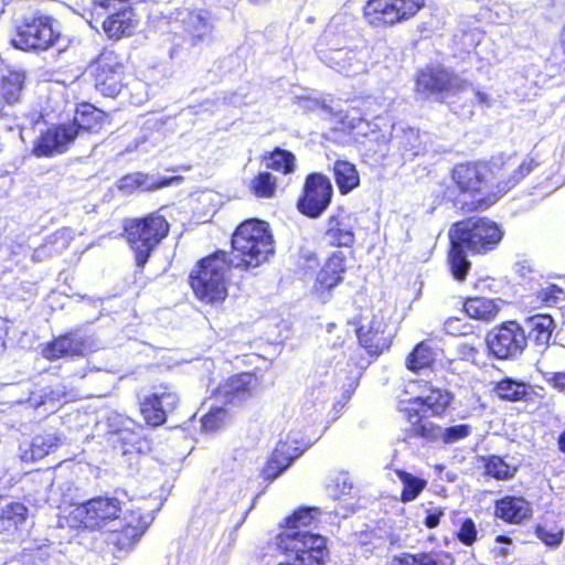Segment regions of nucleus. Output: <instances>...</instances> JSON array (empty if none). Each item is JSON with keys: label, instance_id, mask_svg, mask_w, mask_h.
I'll return each instance as SVG.
<instances>
[{"label": "nucleus", "instance_id": "30", "mask_svg": "<svg viewBox=\"0 0 565 565\" xmlns=\"http://www.w3.org/2000/svg\"><path fill=\"white\" fill-rule=\"evenodd\" d=\"M438 361L437 348L428 341L418 342L405 359V366L413 373H419L423 370H433Z\"/></svg>", "mask_w": 565, "mask_h": 565}, {"label": "nucleus", "instance_id": "47", "mask_svg": "<svg viewBox=\"0 0 565 565\" xmlns=\"http://www.w3.org/2000/svg\"><path fill=\"white\" fill-rule=\"evenodd\" d=\"M564 290L556 284H550L545 288H541L535 292V299L541 307H553L555 306Z\"/></svg>", "mask_w": 565, "mask_h": 565}, {"label": "nucleus", "instance_id": "12", "mask_svg": "<svg viewBox=\"0 0 565 565\" xmlns=\"http://www.w3.org/2000/svg\"><path fill=\"white\" fill-rule=\"evenodd\" d=\"M348 258L342 250L331 252L316 273L311 296L320 303H327L333 298V291L345 278Z\"/></svg>", "mask_w": 565, "mask_h": 565}, {"label": "nucleus", "instance_id": "48", "mask_svg": "<svg viewBox=\"0 0 565 565\" xmlns=\"http://www.w3.org/2000/svg\"><path fill=\"white\" fill-rule=\"evenodd\" d=\"M534 533L537 539L548 546H558L563 541V531H553L546 529L544 525L537 524L534 527Z\"/></svg>", "mask_w": 565, "mask_h": 565}, {"label": "nucleus", "instance_id": "16", "mask_svg": "<svg viewBox=\"0 0 565 565\" xmlns=\"http://www.w3.org/2000/svg\"><path fill=\"white\" fill-rule=\"evenodd\" d=\"M174 22L183 41L195 47L210 40L214 25L212 13L203 8H182L174 12Z\"/></svg>", "mask_w": 565, "mask_h": 565}, {"label": "nucleus", "instance_id": "9", "mask_svg": "<svg viewBox=\"0 0 565 565\" xmlns=\"http://www.w3.org/2000/svg\"><path fill=\"white\" fill-rule=\"evenodd\" d=\"M333 185L322 172H310L305 177L296 200L297 211L311 220L319 218L331 205Z\"/></svg>", "mask_w": 565, "mask_h": 565}, {"label": "nucleus", "instance_id": "24", "mask_svg": "<svg viewBox=\"0 0 565 565\" xmlns=\"http://www.w3.org/2000/svg\"><path fill=\"white\" fill-rule=\"evenodd\" d=\"M494 516L507 524L520 525L533 518V507L523 495L507 494L494 501Z\"/></svg>", "mask_w": 565, "mask_h": 565}, {"label": "nucleus", "instance_id": "61", "mask_svg": "<svg viewBox=\"0 0 565 565\" xmlns=\"http://www.w3.org/2000/svg\"><path fill=\"white\" fill-rule=\"evenodd\" d=\"M252 4H263L266 3L268 0H248Z\"/></svg>", "mask_w": 565, "mask_h": 565}, {"label": "nucleus", "instance_id": "51", "mask_svg": "<svg viewBox=\"0 0 565 565\" xmlns=\"http://www.w3.org/2000/svg\"><path fill=\"white\" fill-rule=\"evenodd\" d=\"M363 121H365L364 117H350V111H348L343 117H341L339 122L341 125V130L351 134Z\"/></svg>", "mask_w": 565, "mask_h": 565}, {"label": "nucleus", "instance_id": "33", "mask_svg": "<svg viewBox=\"0 0 565 565\" xmlns=\"http://www.w3.org/2000/svg\"><path fill=\"white\" fill-rule=\"evenodd\" d=\"M260 161L265 166L266 171H274L282 175H288L296 171V156L280 147L265 151L260 154Z\"/></svg>", "mask_w": 565, "mask_h": 565}, {"label": "nucleus", "instance_id": "23", "mask_svg": "<svg viewBox=\"0 0 565 565\" xmlns=\"http://www.w3.org/2000/svg\"><path fill=\"white\" fill-rule=\"evenodd\" d=\"M149 524V514L142 513L140 509L129 510L120 527L110 532L109 542L120 551L130 550L146 533Z\"/></svg>", "mask_w": 565, "mask_h": 565}, {"label": "nucleus", "instance_id": "20", "mask_svg": "<svg viewBox=\"0 0 565 565\" xmlns=\"http://www.w3.org/2000/svg\"><path fill=\"white\" fill-rule=\"evenodd\" d=\"M89 351L87 339L77 330H70L43 343L40 353L46 361L54 362L83 358Z\"/></svg>", "mask_w": 565, "mask_h": 565}, {"label": "nucleus", "instance_id": "31", "mask_svg": "<svg viewBox=\"0 0 565 565\" xmlns=\"http://www.w3.org/2000/svg\"><path fill=\"white\" fill-rule=\"evenodd\" d=\"M479 462L482 465V475L497 481L512 480L519 471V465L510 463L505 457L494 454L481 456Z\"/></svg>", "mask_w": 565, "mask_h": 565}, {"label": "nucleus", "instance_id": "46", "mask_svg": "<svg viewBox=\"0 0 565 565\" xmlns=\"http://www.w3.org/2000/svg\"><path fill=\"white\" fill-rule=\"evenodd\" d=\"M227 412L223 407H213L205 415H203L201 423L202 428L209 433L216 431L226 422Z\"/></svg>", "mask_w": 565, "mask_h": 565}, {"label": "nucleus", "instance_id": "35", "mask_svg": "<svg viewBox=\"0 0 565 565\" xmlns=\"http://www.w3.org/2000/svg\"><path fill=\"white\" fill-rule=\"evenodd\" d=\"M318 508L301 507L285 519V529L279 533L311 532L309 529L318 523Z\"/></svg>", "mask_w": 565, "mask_h": 565}, {"label": "nucleus", "instance_id": "6", "mask_svg": "<svg viewBox=\"0 0 565 565\" xmlns=\"http://www.w3.org/2000/svg\"><path fill=\"white\" fill-rule=\"evenodd\" d=\"M62 40L60 22L52 15L36 12L22 18L12 42L21 51L42 53L56 46Z\"/></svg>", "mask_w": 565, "mask_h": 565}, {"label": "nucleus", "instance_id": "28", "mask_svg": "<svg viewBox=\"0 0 565 565\" xmlns=\"http://www.w3.org/2000/svg\"><path fill=\"white\" fill-rule=\"evenodd\" d=\"M454 399L451 392L439 387H433L425 396H416L409 399L411 406L420 408V412L430 416L441 417L450 408Z\"/></svg>", "mask_w": 565, "mask_h": 565}, {"label": "nucleus", "instance_id": "58", "mask_svg": "<svg viewBox=\"0 0 565 565\" xmlns=\"http://www.w3.org/2000/svg\"><path fill=\"white\" fill-rule=\"evenodd\" d=\"M558 450L565 454V430L562 431L557 438Z\"/></svg>", "mask_w": 565, "mask_h": 565}, {"label": "nucleus", "instance_id": "37", "mask_svg": "<svg viewBox=\"0 0 565 565\" xmlns=\"http://www.w3.org/2000/svg\"><path fill=\"white\" fill-rule=\"evenodd\" d=\"M463 311L471 319L489 322L498 316L499 307L492 299L469 297L463 302Z\"/></svg>", "mask_w": 565, "mask_h": 565}, {"label": "nucleus", "instance_id": "27", "mask_svg": "<svg viewBox=\"0 0 565 565\" xmlns=\"http://www.w3.org/2000/svg\"><path fill=\"white\" fill-rule=\"evenodd\" d=\"M527 341H531L540 351H545L550 344L555 329L551 315L536 313L525 319Z\"/></svg>", "mask_w": 565, "mask_h": 565}, {"label": "nucleus", "instance_id": "17", "mask_svg": "<svg viewBox=\"0 0 565 565\" xmlns=\"http://www.w3.org/2000/svg\"><path fill=\"white\" fill-rule=\"evenodd\" d=\"M351 324L355 328L360 347L370 356H380L391 348L394 334L381 315L374 313L367 326H364L360 319H353Z\"/></svg>", "mask_w": 565, "mask_h": 565}, {"label": "nucleus", "instance_id": "29", "mask_svg": "<svg viewBox=\"0 0 565 565\" xmlns=\"http://www.w3.org/2000/svg\"><path fill=\"white\" fill-rule=\"evenodd\" d=\"M492 393L501 402L520 403L527 402L533 391L530 384L524 381L505 376L493 382Z\"/></svg>", "mask_w": 565, "mask_h": 565}, {"label": "nucleus", "instance_id": "57", "mask_svg": "<svg viewBox=\"0 0 565 565\" xmlns=\"http://www.w3.org/2000/svg\"><path fill=\"white\" fill-rule=\"evenodd\" d=\"M558 46L563 55L565 56V23L563 24L558 33Z\"/></svg>", "mask_w": 565, "mask_h": 565}, {"label": "nucleus", "instance_id": "10", "mask_svg": "<svg viewBox=\"0 0 565 565\" xmlns=\"http://www.w3.org/2000/svg\"><path fill=\"white\" fill-rule=\"evenodd\" d=\"M467 83L440 65L429 64L416 72L414 90L425 97L444 99L465 89Z\"/></svg>", "mask_w": 565, "mask_h": 565}, {"label": "nucleus", "instance_id": "36", "mask_svg": "<svg viewBox=\"0 0 565 565\" xmlns=\"http://www.w3.org/2000/svg\"><path fill=\"white\" fill-rule=\"evenodd\" d=\"M452 555L446 551H429L418 554L405 553L393 565H454Z\"/></svg>", "mask_w": 565, "mask_h": 565}, {"label": "nucleus", "instance_id": "54", "mask_svg": "<svg viewBox=\"0 0 565 565\" xmlns=\"http://www.w3.org/2000/svg\"><path fill=\"white\" fill-rule=\"evenodd\" d=\"M460 322V319L459 318H455V317H451V318H448L446 321H445V329L448 333L450 334H461L462 332H459V331H456V323H459Z\"/></svg>", "mask_w": 565, "mask_h": 565}, {"label": "nucleus", "instance_id": "43", "mask_svg": "<svg viewBox=\"0 0 565 565\" xmlns=\"http://www.w3.org/2000/svg\"><path fill=\"white\" fill-rule=\"evenodd\" d=\"M472 434L470 424H457L444 427L441 426L438 445L448 446L468 438Z\"/></svg>", "mask_w": 565, "mask_h": 565}, {"label": "nucleus", "instance_id": "25", "mask_svg": "<svg viewBox=\"0 0 565 565\" xmlns=\"http://www.w3.org/2000/svg\"><path fill=\"white\" fill-rule=\"evenodd\" d=\"M109 122V114L88 102L75 105L73 118L68 121L75 129L76 138L81 134H98Z\"/></svg>", "mask_w": 565, "mask_h": 565}, {"label": "nucleus", "instance_id": "42", "mask_svg": "<svg viewBox=\"0 0 565 565\" xmlns=\"http://www.w3.org/2000/svg\"><path fill=\"white\" fill-rule=\"evenodd\" d=\"M116 443V447L121 451L122 455H129L135 452H142V446L143 444H147V440L136 431L120 430L117 433Z\"/></svg>", "mask_w": 565, "mask_h": 565}, {"label": "nucleus", "instance_id": "4", "mask_svg": "<svg viewBox=\"0 0 565 565\" xmlns=\"http://www.w3.org/2000/svg\"><path fill=\"white\" fill-rule=\"evenodd\" d=\"M231 250L235 267L239 270L255 269L275 254V239L268 222L247 218L241 222L231 237Z\"/></svg>", "mask_w": 565, "mask_h": 565}, {"label": "nucleus", "instance_id": "14", "mask_svg": "<svg viewBox=\"0 0 565 565\" xmlns=\"http://www.w3.org/2000/svg\"><path fill=\"white\" fill-rule=\"evenodd\" d=\"M125 65L119 54L103 50L95 60L94 85L106 97H116L124 87Z\"/></svg>", "mask_w": 565, "mask_h": 565}, {"label": "nucleus", "instance_id": "55", "mask_svg": "<svg viewBox=\"0 0 565 565\" xmlns=\"http://www.w3.org/2000/svg\"><path fill=\"white\" fill-rule=\"evenodd\" d=\"M305 264L308 267H312L319 264V256L315 252H309L302 256Z\"/></svg>", "mask_w": 565, "mask_h": 565}, {"label": "nucleus", "instance_id": "3", "mask_svg": "<svg viewBox=\"0 0 565 565\" xmlns=\"http://www.w3.org/2000/svg\"><path fill=\"white\" fill-rule=\"evenodd\" d=\"M232 260L224 249L200 258L188 276L194 298L205 306H222L228 296Z\"/></svg>", "mask_w": 565, "mask_h": 565}, {"label": "nucleus", "instance_id": "11", "mask_svg": "<svg viewBox=\"0 0 565 565\" xmlns=\"http://www.w3.org/2000/svg\"><path fill=\"white\" fill-rule=\"evenodd\" d=\"M486 342L490 354L497 360H514L526 349L527 338L519 322L509 320L488 332Z\"/></svg>", "mask_w": 565, "mask_h": 565}, {"label": "nucleus", "instance_id": "8", "mask_svg": "<svg viewBox=\"0 0 565 565\" xmlns=\"http://www.w3.org/2000/svg\"><path fill=\"white\" fill-rule=\"evenodd\" d=\"M124 512V502L116 497L96 495L73 510L77 527L89 532H102L119 520Z\"/></svg>", "mask_w": 565, "mask_h": 565}, {"label": "nucleus", "instance_id": "15", "mask_svg": "<svg viewBox=\"0 0 565 565\" xmlns=\"http://www.w3.org/2000/svg\"><path fill=\"white\" fill-rule=\"evenodd\" d=\"M75 129L68 121L46 126L34 138L31 154L35 158H54L67 152L76 140Z\"/></svg>", "mask_w": 565, "mask_h": 565}, {"label": "nucleus", "instance_id": "7", "mask_svg": "<svg viewBox=\"0 0 565 565\" xmlns=\"http://www.w3.org/2000/svg\"><path fill=\"white\" fill-rule=\"evenodd\" d=\"M277 546L288 565H324L329 555L327 539L312 532L278 533Z\"/></svg>", "mask_w": 565, "mask_h": 565}, {"label": "nucleus", "instance_id": "22", "mask_svg": "<svg viewBox=\"0 0 565 565\" xmlns=\"http://www.w3.org/2000/svg\"><path fill=\"white\" fill-rule=\"evenodd\" d=\"M256 381L253 373L234 374L218 383L214 395L226 405H242L255 394Z\"/></svg>", "mask_w": 565, "mask_h": 565}, {"label": "nucleus", "instance_id": "50", "mask_svg": "<svg viewBox=\"0 0 565 565\" xmlns=\"http://www.w3.org/2000/svg\"><path fill=\"white\" fill-rule=\"evenodd\" d=\"M445 515L443 508H434L426 511L423 524L431 530L439 525L441 518Z\"/></svg>", "mask_w": 565, "mask_h": 565}, {"label": "nucleus", "instance_id": "13", "mask_svg": "<svg viewBox=\"0 0 565 565\" xmlns=\"http://www.w3.org/2000/svg\"><path fill=\"white\" fill-rule=\"evenodd\" d=\"M179 401V394L171 383L161 382L153 385L152 392L139 403L142 419L148 426H162L167 422L168 413L177 408Z\"/></svg>", "mask_w": 565, "mask_h": 565}, {"label": "nucleus", "instance_id": "39", "mask_svg": "<svg viewBox=\"0 0 565 565\" xmlns=\"http://www.w3.org/2000/svg\"><path fill=\"white\" fill-rule=\"evenodd\" d=\"M291 461L292 458L288 455L287 446L278 445L262 469L263 479L273 481L290 466Z\"/></svg>", "mask_w": 565, "mask_h": 565}, {"label": "nucleus", "instance_id": "38", "mask_svg": "<svg viewBox=\"0 0 565 565\" xmlns=\"http://www.w3.org/2000/svg\"><path fill=\"white\" fill-rule=\"evenodd\" d=\"M394 24L399 25L414 19L425 8L426 0H385Z\"/></svg>", "mask_w": 565, "mask_h": 565}, {"label": "nucleus", "instance_id": "40", "mask_svg": "<svg viewBox=\"0 0 565 565\" xmlns=\"http://www.w3.org/2000/svg\"><path fill=\"white\" fill-rule=\"evenodd\" d=\"M248 191L256 199H271L277 192V178L270 171H259L249 180Z\"/></svg>", "mask_w": 565, "mask_h": 565}, {"label": "nucleus", "instance_id": "59", "mask_svg": "<svg viewBox=\"0 0 565 565\" xmlns=\"http://www.w3.org/2000/svg\"><path fill=\"white\" fill-rule=\"evenodd\" d=\"M495 542H497V543H507V544H511V542H512V541H511V539H510L509 536H507V535H498V536L495 537Z\"/></svg>", "mask_w": 565, "mask_h": 565}, {"label": "nucleus", "instance_id": "53", "mask_svg": "<svg viewBox=\"0 0 565 565\" xmlns=\"http://www.w3.org/2000/svg\"><path fill=\"white\" fill-rule=\"evenodd\" d=\"M173 181V178H160L156 181L150 180L151 191L169 186Z\"/></svg>", "mask_w": 565, "mask_h": 565}, {"label": "nucleus", "instance_id": "44", "mask_svg": "<svg viewBox=\"0 0 565 565\" xmlns=\"http://www.w3.org/2000/svg\"><path fill=\"white\" fill-rule=\"evenodd\" d=\"M119 189L125 192L151 191L150 178L142 173L126 174L119 180Z\"/></svg>", "mask_w": 565, "mask_h": 565}, {"label": "nucleus", "instance_id": "60", "mask_svg": "<svg viewBox=\"0 0 565 565\" xmlns=\"http://www.w3.org/2000/svg\"><path fill=\"white\" fill-rule=\"evenodd\" d=\"M12 508H15V509H18L20 511H26L25 507L23 504H21V503H15V504L12 505Z\"/></svg>", "mask_w": 565, "mask_h": 565}, {"label": "nucleus", "instance_id": "63", "mask_svg": "<svg viewBox=\"0 0 565 565\" xmlns=\"http://www.w3.org/2000/svg\"><path fill=\"white\" fill-rule=\"evenodd\" d=\"M469 351L473 354H477L478 353V350L475 348V347H470L469 348Z\"/></svg>", "mask_w": 565, "mask_h": 565}, {"label": "nucleus", "instance_id": "2", "mask_svg": "<svg viewBox=\"0 0 565 565\" xmlns=\"http://www.w3.org/2000/svg\"><path fill=\"white\" fill-rule=\"evenodd\" d=\"M505 232L501 224L486 215H470L451 224L448 231L446 262L457 281L466 280L471 262L468 256H486L495 252Z\"/></svg>", "mask_w": 565, "mask_h": 565}, {"label": "nucleus", "instance_id": "62", "mask_svg": "<svg viewBox=\"0 0 565 565\" xmlns=\"http://www.w3.org/2000/svg\"><path fill=\"white\" fill-rule=\"evenodd\" d=\"M42 553H38L35 555H33V563L35 562V559H42Z\"/></svg>", "mask_w": 565, "mask_h": 565}, {"label": "nucleus", "instance_id": "49", "mask_svg": "<svg viewBox=\"0 0 565 565\" xmlns=\"http://www.w3.org/2000/svg\"><path fill=\"white\" fill-rule=\"evenodd\" d=\"M52 445H46L42 437H35L30 444V459L39 460L50 452Z\"/></svg>", "mask_w": 565, "mask_h": 565}, {"label": "nucleus", "instance_id": "19", "mask_svg": "<svg viewBox=\"0 0 565 565\" xmlns=\"http://www.w3.org/2000/svg\"><path fill=\"white\" fill-rule=\"evenodd\" d=\"M326 244L330 248L353 249L356 243L353 216L343 206H338L326 220L322 233Z\"/></svg>", "mask_w": 565, "mask_h": 565}, {"label": "nucleus", "instance_id": "18", "mask_svg": "<svg viewBox=\"0 0 565 565\" xmlns=\"http://www.w3.org/2000/svg\"><path fill=\"white\" fill-rule=\"evenodd\" d=\"M407 426L402 429V440L406 444L419 443L423 446L438 445L441 425L434 422L420 408L407 406L403 409Z\"/></svg>", "mask_w": 565, "mask_h": 565}, {"label": "nucleus", "instance_id": "32", "mask_svg": "<svg viewBox=\"0 0 565 565\" xmlns=\"http://www.w3.org/2000/svg\"><path fill=\"white\" fill-rule=\"evenodd\" d=\"M365 23L374 30H387L395 26L385 0H366L362 7Z\"/></svg>", "mask_w": 565, "mask_h": 565}, {"label": "nucleus", "instance_id": "5", "mask_svg": "<svg viewBox=\"0 0 565 565\" xmlns=\"http://www.w3.org/2000/svg\"><path fill=\"white\" fill-rule=\"evenodd\" d=\"M170 227L161 210L125 220L121 236L132 252L138 268L142 269L149 262L154 250L168 237Z\"/></svg>", "mask_w": 565, "mask_h": 565}, {"label": "nucleus", "instance_id": "21", "mask_svg": "<svg viewBox=\"0 0 565 565\" xmlns=\"http://www.w3.org/2000/svg\"><path fill=\"white\" fill-rule=\"evenodd\" d=\"M26 74L22 70H7L0 75V117L17 118L15 109L23 103Z\"/></svg>", "mask_w": 565, "mask_h": 565}, {"label": "nucleus", "instance_id": "34", "mask_svg": "<svg viewBox=\"0 0 565 565\" xmlns=\"http://www.w3.org/2000/svg\"><path fill=\"white\" fill-rule=\"evenodd\" d=\"M333 179L341 195H347L360 185L359 171L348 160H337L332 168Z\"/></svg>", "mask_w": 565, "mask_h": 565}, {"label": "nucleus", "instance_id": "41", "mask_svg": "<svg viewBox=\"0 0 565 565\" xmlns=\"http://www.w3.org/2000/svg\"><path fill=\"white\" fill-rule=\"evenodd\" d=\"M395 475L403 483L399 500L404 503L414 501L427 486L425 479L416 477L406 470L396 469Z\"/></svg>", "mask_w": 565, "mask_h": 565}, {"label": "nucleus", "instance_id": "26", "mask_svg": "<svg viewBox=\"0 0 565 565\" xmlns=\"http://www.w3.org/2000/svg\"><path fill=\"white\" fill-rule=\"evenodd\" d=\"M138 20L131 7L126 6L107 15L102 26L104 32L110 39H121L135 33Z\"/></svg>", "mask_w": 565, "mask_h": 565}, {"label": "nucleus", "instance_id": "56", "mask_svg": "<svg viewBox=\"0 0 565 565\" xmlns=\"http://www.w3.org/2000/svg\"><path fill=\"white\" fill-rule=\"evenodd\" d=\"M475 95H476V98H477V102L479 105H481V106L490 105L491 97L488 93L478 89V90H476Z\"/></svg>", "mask_w": 565, "mask_h": 565}, {"label": "nucleus", "instance_id": "52", "mask_svg": "<svg viewBox=\"0 0 565 565\" xmlns=\"http://www.w3.org/2000/svg\"><path fill=\"white\" fill-rule=\"evenodd\" d=\"M550 384L553 388L565 392V372H555L550 379Z\"/></svg>", "mask_w": 565, "mask_h": 565}, {"label": "nucleus", "instance_id": "1", "mask_svg": "<svg viewBox=\"0 0 565 565\" xmlns=\"http://www.w3.org/2000/svg\"><path fill=\"white\" fill-rule=\"evenodd\" d=\"M537 166L532 157L518 162L502 154L458 162L449 171L445 194L463 214L487 211Z\"/></svg>", "mask_w": 565, "mask_h": 565}, {"label": "nucleus", "instance_id": "45", "mask_svg": "<svg viewBox=\"0 0 565 565\" xmlns=\"http://www.w3.org/2000/svg\"><path fill=\"white\" fill-rule=\"evenodd\" d=\"M455 539L465 546H472L478 541V529L472 518H465L460 521Z\"/></svg>", "mask_w": 565, "mask_h": 565}]
</instances>
